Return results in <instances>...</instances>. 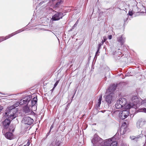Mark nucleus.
Returning a JSON list of instances; mask_svg holds the SVG:
<instances>
[{
    "mask_svg": "<svg viewBox=\"0 0 146 146\" xmlns=\"http://www.w3.org/2000/svg\"><path fill=\"white\" fill-rule=\"evenodd\" d=\"M32 98L31 95H29L25 97L24 98L21 99L19 102L15 103L11 106L8 107L9 110V113L10 114V118L11 119H14L17 116V110L15 108L18 106L19 105H22L24 104L29 106L30 101Z\"/></svg>",
    "mask_w": 146,
    "mask_h": 146,
    "instance_id": "f257e3e1",
    "label": "nucleus"
},
{
    "mask_svg": "<svg viewBox=\"0 0 146 146\" xmlns=\"http://www.w3.org/2000/svg\"><path fill=\"white\" fill-rule=\"evenodd\" d=\"M140 99L137 96H133L131 98L132 103L127 105L126 108H131L135 111V110L139 106Z\"/></svg>",
    "mask_w": 146,
    "mask_h": 146,
    "instance_id": "f03ea898",
    "label": "nucleus"
},
{
    "mask_svg": "<svg viewBox=\"0 0 146 146\" xmlns=\"http://www.w3.org/2000/svg\"><path fill=\"white\" fill-rule=\"evenodd\" d=\"M115 136L106 140L103 146H117V143L115 139Z\"/></svg>",
    "mask_w": 146,
    "mask_h": 146,
    "instance_id": "7ed1b4c3",
    "label": "nucleus"
},
{
    "mask_svg": "<svg viewBox=\"0 0 146 146\" xmlns=\"http://www.w3.org/2000/svg\"><path fill=\"white\" fill-rule=\"evenodd\" d=\"M7 112H6L5 113V114L6 116H8V119H6L3 122V127L4 129H7L9 125L10 124L11 122V120H12L13 119H11L10 118V114L9 113V110L8 109V108H7Z\"/></svg>",
    "mask_w": 146,
    "mask_h": 146,
    "instance_id": "20e7f679",
    "label": "nucleus"
},
{
    "mask_svg": "<svg viewBox=\"0 0 146 146\" xmlns=\"http://www.w3.org/2000/svg\"><path fill=\"white\" fill-rule=\"evenodd\" d=\"M91 141L93 145V146H97L101 144L103 140L97 134H95Z\"/></svg>",
    "mask_w": 146,
    "mask_h": 146,
    "instance_id": "39448f33",
    "label": "nucleus"
},
{
    "mask_svg": "<svg viewBox=\"0 0 146 146\" xmlns=\"http://www.w3.org/2000/svg\"><path fill=\"white\" fill-rule=\"evenodd\" d=\"M125 109H126L125 110H123L119 113V117L120 118L122 119H124L126 118L129 115V110H132V109L131 108H126V106L125 107Z\"/></svg>",
    "mask_w": 146,
    "mask_h": 146,
    "instance_id": "423d86ee",
    "label": "nucleus"
},
{
    "mask_svg": "<svg viewBox=\"0 0 146 146\" xmlns=\"http://www.w3.org/2000/svg\"><path fill=\"white\" fill-rule=\"evenodd\" d=\"M113 95L114 93L112 92L110 93L109 94L106 96L105 100L108 104L109 105L111 103Z\"/></svg>",
    "mask_w": 146,
    "mask_h": 146,
    "instance_id": "0eeeda50",
    "label": "nucleus"
},
{
    "mask_svg": "<svg viewBox=\"0 0 146 146\" xmlns=\"http://www.w3.org/2000/svg\"><path fill=\"white\" fill-rule=\"evenodd\" d=\"M63 13H58L54 14L52 17L53 21H58L62 19L64 16Z\"/></svg>",
    "mask_w": 146,
    "mask_h": 146,
    "instance_id": "6e6552de",
    "label": "nucleus"
},
{
    "mask_svg": "<svg viewBox=\"0 0 146 146\" xmlns=\"http://www.w3.org/2000/svg\"><path fill=\"white\" fill-rule=\"evenodd\" d=\"M24 30V29H20L15 32L8 35L6 36L5 37H2L1 39V41L5 40L23 31Z\"/></svg>",
    "mask_w": 146,
    "mask_h": 146,
    "instance_id": "1a4fd4ad",
    "label": "nucleus"
},
{
    "mask_svg": "<svg viewBox=\"0 0 146 146\" xmlns=\"http://www.w3.org/2000/svg\"><path fill=\"white\" fill-rule=\"evenodd\" d=\"M146 121L145 119L142 118L139 119L136 123V126L138 128L141 127L145 123Z\"/></svg>",
    "mask_w": 146,
    "mask_h": 146,
    "instance_id": "9d476101",
    "label": "nucleus"
},
{
    "mask_svg": "<svg viewBox=\"0 0 146 146\" xmlns=\"http://www.w3.org/2000/svg\"><path fill=\"white\" fill-rule=\"evenodd\" d=\"M2 133L5 137L8 139L11 140L14 139V136L12 133L7 132L5 133V132L3 130Z\"/></svg>",
    "mask_w": 146,
    "mask_h": 146,
    "instance_id": "9b49d317",
    "label": "nucleus"
},
{
    "mask_svg": "<svg viewBox=\"0 0 146 146\" xmlns=\"http://www.w3.org/2000/svg\"><path fill=\"white\" fill-rule=\"evenodd\" d=\"M143 136V134H141L137 136L133 135L131 136L130 137V139L131 140H134L136 141H138L139 140V139H141Z\"/></svg>",
    "mask_w": 146,
    "mask_h": 146,
    "instance_id": "f8f14e48",
    "label": "nucleus"
},
{
    "mask_svg": "<svg viewBox=\"0 0 146 146\" xmlns=\"http://www.w3.org/2000/svg\"><path fill=\"white\" fill-rule=\"evenodd\" d=\"M23 111L26 115H31L34 113L33 111L28 107L25 106L23 108Z\"/></svg>",
    "mask_w": 146,
    "mask_h": 146,
    "instance_id": "ddd939ff",
    "label": "nucleus"
},
{
    "mask_svg": "<svg viewBox=\"0 0 146 146\" xmlns=\"http://www.w3.org/2000/svg\"><path fill=\"white\" fill-rule=\"evenodd\" d=\"M37 99L36 97H34L31 101H30L29 106H31L32 107L36 106L37 105Z\"/></svg>",
    "mask_w": 146,
    "mask_h": 146,
    "instance_id": "4468645a",
    "label": "nucleus"
},
{
    "mask_svg": "<svg viewBox=\"0 0 146 146\" xmlns=\"http://www.w3.org/2000/svg\"><path fill=\"white\" fill-rule=\"evenodd\" d=\"M24 120L25 123L29 125H31L33 122V119L29 117H25L24 119Z\"/></svg>",
    "mask_w": 146,
    "mask_h": 146,
    "instance_id": "2eb2a0df",
    "label": "nucleus"
},
{
    "mask_svg": "<svg viewBox=\"0 0 146 146\" xmlns=\"http://www.w3.org/2000/svg\"><path fill=\"white\" fill-rule=\"evenodd\" d=\"M125 38L122 35L119 36L117 38V41L122 45L125 41Z\"/></svg>",
    "mask_w": 146,
    "mask_h": 146,
    "instance_id": "dca6fc26",
    "label": "nucleus"
},
{
    "mask_svg": "<svg viewBox=\"0 0 146 146\" xmlns=\"http://www.w3.org/2000/svg\"><path fill=\"white\" fill-rule=\"evenodd\" d=\"M118 100L120 102V104H121L122 107L125 106L127 102L126 99L124 98H119Z\"/></svg>",
    "mask_w": 146,
    "mask_h": 146,
    "instance_id": "f3484780",
    "label": "nucleus"
},
{
    "mask_svg": "<svg viewBox=\"0 0 146 146\" xmlns=\"http://www.w3.org/2000/svg\"><path fill=\"white\" fill-rule=\"evenodd\" d=\"M116 90V86L115 85H110L108 90L107 91V92L111 93L114 91Z\"/></svg>",
    "mask_w": 146,
    "mask_h": 146,
    "instance_id": "a211bd4d",
    "label": "nucleus"
},
{
    "mask_svg": "<svg viewBox=\"0 0 146 146\" xmlns=\"http://www.w3.org/2000/svg\"><path fill=\"white\" fill-rule=\"evenodd\" d=\"M102 98V95H100L99 97V98H98V102L96 105V107L97 108H98L100 107V105L101 103Z\"/></svg>",
    "mask_w": 146,
    "mask_h": 146,
    "instance_id": "6ab92c4d",
    "label": "nucleus"
},
{
    "mask_svg": "<svg viewBox=\"0 0 146 146\" xmlns=\"http://www.w3.org/2000/svg\"><path fill=\"white\" fill-rule=\"evenodd\" d=\"M140 105H143L144 106H146V98L143 100L140 98L139 106Z\"/></svg>",
    "mask_w": 146,
    "mask_h": 146,
    "instance_id": "aec40b11",
    "label": "nucleus"
},
{
    "mask_svg": "<svg viewBox=\"0 0 146 146\" xmlns=\"http://www.w3.org/2000/svg\"><path fill=\"white\" fill-rule=\"evenodd\" d=\"M120 131L121 135H123L125 133L126 131L124 126H122L121 127L120 129Z\"/></svg>",
    "mask_w": 146,
    "mask_h": 146,
    "instance_id": "412c9836",
    "label": "nucleus"
},
{
    "mask_svg": "<svg viewBox=\"0 0 146 146\" xmlns=\"http://www.w3.org/2000/svg\"><path fill=\"white\" fill-rule=\"evenodd\" d=\"M115 106L117 109H120L122 107L121 104H120V102L118 100L116 102Z\"/></svg>",
    "mask_w": 146,
    "mask_h": 146,
    "instance_id": "4be33fe9",
    "label": "nucleus"
},
{
    "mask_svg": "<svg viewBox=\"0 0 146 146\" xmlns=\"http://www.w3.org/2000/svg\"><path fill=\"white\" fill-rule=\"evenodd\" d=\"M59 80H58V81H57L54 84V87L53 88V89H54L55 87L57 86V85H58L59 82Z\"/></svg>",
    "mask_w": 146,
    "mask_h": 146,
    "instance_id": "5701e85b",
    "label": "nucleus"
},
{
    "mask_svg": "<svg viewBox=\"0 0 146 146\" xmlns=\"http://www.w3.org/2000/svg\"><path fill=\"white\" fill-rule=\"evenodd\" d=\"M27 143L25 145H23V146H29L30 144L29 140H27Z\"/></svg>",
    "mask_w": 146,
    "mask_h": 146,
    "instance_id": "b1692460",
    "label": "nucleus"
},
{
    "mask_svg": "<svg viewBox=\"0 0 146 146\" xmlns=\"http://www.w3.org/2000/svg\"><path fill=\"white\" fill-rule=\"evenodd\" d=\"M54 142H52L51 144H48L47 146H54Z\"/></svg>",
    "mask_w": 146,
    "mask_h": 146,
    "instance_id": "393cba45",
    "label": "nucleus"
},
{
    "mask_svg": "<svg viewBox=\"0 0 146 146\" xmlns=\"http://www.w3.org/2000/svg\"><path fill=\"white\" fill-rule=\"evenodd\" d=\"M128 14L130 16H132L133 15V13L131 11H129Z\"/></svg>",
    "mask_w": 146,
    "mask_h": 146,
    "instance_id": "a878e982",
    "label": "nucleus"
},
{
    "mask_svg": "<svg viewBox=\"0 0 146 146\" xmlns=\"http://www.w3.org/2000/svg\"><path fill=\"white\" fill-rule=\"evenodd\" d=\"M78 21H77L76 22V23H75V24L73 26V27H76L77 25L78 24Z\"/></svg>",
    "mask_w": 146,
    "mask_h": 146,
    "instance_id": "bb28decb",
    "label": "nucleus"
},
{
    "mask_svg": "<svg viewBox=\"0 0 146 146\" xmlns=\"http://www.w3.org/2000/svg\"><path fill=\"white\" fill-rule=\"evenodd\" d=\"M103 44H102V43H100V44H98V49H100V48L101 47V45Z\"/></svg>",
    "mask_w": 146,
    "mask_h": 146,
    "instance_id": "cd10ccee",
    "label": "nucleus"
},
{
    "mask_svg": "<svg viewBox=\"0 0 146 146\" xmlns=\"http://www.w3.org/2000/svg\"><path fill=\"white\" fill-rule=\"evenodd\" d=\"M3 106L0 105V111H1V110L3 109Z\"/></svg>",
    "mask_w": 146,
    "mask_h": 146,
    "instance_id": "c85d7f7f",
    "label": "nucleus"
},
{
    "mask_svg": "<svg viewBox=\"0 0 146 146\" xmlns=\"http://www.w3.org/2000/svg\"><path fill=\"white\" fill-rule=\"evenodd\" d=\"M112 36L111 35H110L108 36V38L110 40L112 38Z\"/></svg>",
    "mask_w": 146,
    "mask_h": 146,
    "instance_id": "c756f323",
    "label": "nucleus"
},
{
    "mask_svg": "<svg viewBox=\"0 0 146 146\" xmlns=\"http://www.w3.org/2000/svg\"><path fill=\"white\" fill-rule=\"evenodd\" d=\"M99 49H98V50H97L96 52V55H97L98 54V53H99Z\"/></svg>",
    "mask_w": 146,
    "mask_h": 146,
    "instance_id": "7c9ffc66",
    "label": "nucleus"
},
{
    "mask_svg": "<svg viewBox=\"0 0 146 146\" xmlns=\"http://www.w3.org/2000/svg\"><path fill=\"white\" fill-rule=\"evenodd\" d=\"M53 127V125H52L51 127H50V131L52 129V128Z\"/></svg>",
    "mask_w": 146,
    "mask_h": 146,
    "instance_id": "2f4dec72",
    "label": "nucleus"
},
{
    "mask_svg": "<svg viewBox=\"0 0 146 146\" xmlns=\"http://www.w3.org/2000/svg\"><path fill=\"white\" fill-rule=\"evenodd\" d=\"M103 38H104V41H103V40H102V44H103L104 42H105V41L106 40V39H105L104 38V37H103Z\"/></svg>",
    "mask_w": 146,
    "mask_h": 146,
    "instance_id": "473e14b6",
    "label": "nucleus"
},
{
    "mask_svg": "<svg viewBox=\"0 0 146 146\" xmlns=\"http://www.w3.org/2000/svg\"><path fill=\"white\" fill-rule=\"evenodd\" d=\"M9 131H12L13 132V131H14V129H13L12 130H11L10 129V127H9Z\"/></svg>",
    "mask_w": 146,
    "mask_h": 146,
    "instance_id": "72a5a7b5",
    "label": "nucleus"
},
{
    "mask_svg": "<svg viewBox=\"0 0 146 146\" xmlns=\"http://www.w3.org/2000/svg\"><path fill=\"white\" fill-rule=\"evenodd\" d=\"M60 3V2H58V3H56V5H58Z\"/></svg>",
    "mask_w": 146,
    "mask_h": 146,
    "instance_id": "f704fd0d",
    "label": "nucleus"
},
{
    "mask_svg": "<svg viewBox=\"0 0 146 146\" xmlns=\"http://www.w3.org/2000/svg\"><path fill=\"white\" fill-rule=\"evenodd\" d=\"M50 132L49 131V132L48 133H47V136H48L49 135V133H50Z\"/></svg>",
    "mask_w": 146,
    "mask_h": 146,
    "instance_id": "c9c22d12",
    "label": "nucleus"
},
{
    "mask_svg": "<svg viewBox=\"0 0 146 146\" xmlns=\"http://www.w3.org/2000/svg\"><path fill=\"white\" fill-rule=\"evenodd\" d=\"M68 106H67V107L66 108V110H67L68 109Z\"/></svg>",
    "mask_w": 146,
    "mask_h": 146,
    "instance_id": "e433bc0d",
    "label": "nucleus"
},
{
    "mask_svg": "<svg viewBox=\"0 0 146 146\" xmlns=\"http://www.w3.org/2000/svg\"><path fill=\"white\" fill-rule=\"evenodd\" d=\"M74 95H73V97H72V98H73V97H74Z\"/></svg>",
    "mask_w": 146,
    "mask_h": 146,
    "instance_id": "4c0bfd02",
    "label": "nucleus"
},
{
    "mask_svg": "<svg viewBox=\"0 0 146 146\" xmlns=\"http://www.w3.org/2000/svg\"><path fill=\"white\" fill-rule=\"evenodd\" d=\"M54 89H53V88L52 90H54Z\"/></svg>",
    "mask_w": 146,
    "mask_h": 146,
    "instance_id": "58836bf2",
    "label": "nucleus"
},
{
    "mask_svg": "<svg viewBox=\"0 0 146 146\" xmlns=\"http://www.w3.org/2000/svg\"><path fill=\"white\" fill-rule=\"evenodd\" d=\"M69 106V104H68V106Z\"/></svg>",
    "mask_w": 146,
    "mask_h": 146,
    "instance_id": "ea45409f",
    "label": "nucleus"
},
{
    "mask_svg": "<svg viewBox=\"0 0 146 146\" xmlns=\"http://www.w3.org/2000/svg\"><path fill=\"white\" fill-rule=\"evenodd\" d=\"M142 6L143 7H144L143 6Z\"/></svg>",
    "mask_w": 146,
    "mask_h": 146,
    "instance_id": "a19ab883",
    "label": "nucleus"
}]
</instances>
